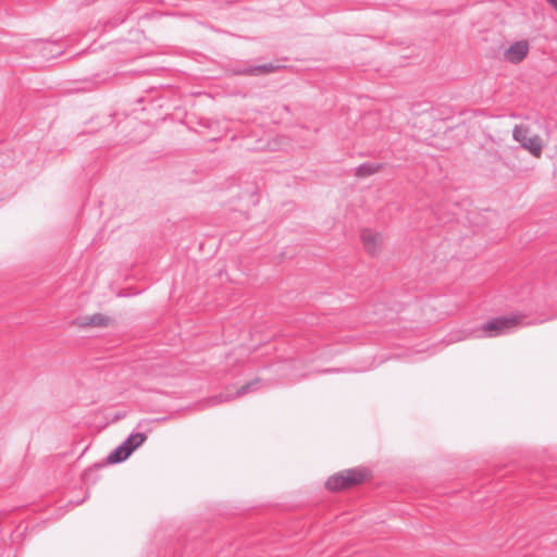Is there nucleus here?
I'll list each match as a JSON object with an SVG mask.
<instances>
[{
  "mask_svg": "<svg viewBox=\"0 0 557 557\" xmlns=\"http://www.w3.org/2000/svg\"><path fill=\"white\" fill-rule=\"evenodd\" d=\"M361 239L368 253L371 256L377 253L382 242V236L380 234L374 233L371 230H363L361 233Z\"/></svg>",
  "mask_w": 557,
  "mask_h": 557,
  "instance_id": "obj_8",
  "label": "nucleus"
},
{
  "mask_svg": "<svg viewBox=\"0 0 557 557\" xmlns=\"http://www.w3.org/2000/svg\"><path fill=\"white\" fill-rule=\"evenodd\" d=\"M367 471L360 468L347 469L331 475L325 481V488L329 491H342L360 484L364 481Z\"/></svg>",
  "mask_w": 557,
  "mask_h": 557,
  "instance_id": "obj_2",
  "label": "nucleus"
},
{
  "mask_svg": "<svg viewBox=\"0 0 557 557\" xmlns=\"http://www.w3.org/2000/svg\"><path fill=\"white\" fill-rule=\"evenodd\" d=\"M264 385H267V382L262 381L261 379H255V380L244 384L243 386H240L235 392V394H220V395H216V396L212 397L209 401L212 405H215V404H219V403H223V401H230V400H232V399H234L236 397H240V396H244L246 394H249V393H252V392H257L261 387H263Z\"/></svg>",
  "mask_w": 557,
  "mask_h": 557,
  "instance_id": "obj_4",
  "label": "nucleus"
},
{
  "mask_svg": "<svg viewBox=\"0 0 557 557\" xmlns=\"http://www.w3.org/2000/svg\"><path fill=\"white\" fill-rule=\"evenodd\" d=\"M87 497H88V495H86V496H85L83 499H81V500H75V502L70 500V504H72V505H74V506L81 505L82 503H84V502H85V499H86Z\"/></svg>",
  "mask_w": 557,
  "mask_h": 557,
  "instance_id": "obj_14",
  "label": "nucleus"
},
{
  "mask_svg": "<svg viewBox=\"0 0 557 557\" xmlns=\"http://www.w3.org/2000/svg\"><path fill=\"white\" fill-rule=\"evenodd\" d=\"M382 168L381 163H372V162H366L358 165L355 170V174L358 177H367L370 176L376 172H379Z\"/></svg>",
  "mask_w": 557,
  "mask_h": 557,
  "instance_id": "obj_11",
  "label": "nucleus"
},
{
  "mask_svg": "<svg viewBox=\"0 0 557 557\" xmlns=\"http://www.w3.org/2000/svg\"><path fill=\"white\" fill-rule=\"evenodd\" d=\"M557 11V0H546Z\"/></svg>",
  "mask_w": 557,
  "mask_h": 557,
  "instance_id": "obj_15",
  "label": "nucleus"
},
{
  "mask_svg": "<svg viewBox=\"0 0 557 557\" xmlns=\"http://www.w3.org/2000/svg\"><path fill=\"white\" fill-rule=\"evenodd\" d=\"M335 372H341V370L337 368H329V369H324L321 371V373H335Z\"/></svg>",
  "mask_w": 557,
  "mask_h": 557,
  "instance_id": "obj_13",
  "label": "nucleus"
},
{
  "mask_svg": "<svg viewBox=\"0 0 557 557\" xmlns=\"http://www.w3.org/2000/svg\"><path fill=\"white\" fill-rule=\"evenodd\" d=\"M39 45L41 46V55L46 59L55 58L60 54H62V48L60 45L53 41H40Z\"/></svg>",
  "mask_w": 557,
  "mask_h": 557,
  "instance_id": "obj_10",
  "label": "nucleus"
},
{
  "mask_svg": "<svg viewBox=\"0 0 557 557\" xmlns=\"http://www.w3.org/2000/svg\"><path fill=\"white\" fill-rule=\"evenodd\" d=\"M517 324L516 318H496L483 324L480 329L473 330L470 333L466 331L458 332L453 335L451 341H462L472 337H494L502 334L509 333Z\"/></svg>",
  "mask_w": 557,
  "mask_h": 557,
  "instance_id": "obj_1",
  "label": "nucleus"
},
{
  "mask_svg": "<svg viewBox=\"0 0 557 557\" xmlns=\"http://www.w3.org/2000/svg\"><path fill=\"white\" fill-rule=\"evenodd\" d=\"M280 69V65L272 62L259 64V65H244L238 66L234 70L237 75L246 76H262L275 72Z\"/></svg>",
  "mask_w": 557,
  "mask_h": 557,
  "instance_id": "obj_6",
  "label": "nucleus"
},
{
  "mask_svg": "<svg viewBox=\"0 0 557 557\" xmlns=\"http://www.w3.org/2000/svg\"><path fill=\"white\" fill-rule=\"evenodd\" d=\"M109 322V318L104 317L100 313L94 314L90 317L88 324L95 325V326H106Z\"/></svg>",
  "mask_w": 557,
  "mask_h": 557,
  "instance_id": "obj_12",
  "label": "nucleus"
},
{
  "mask_svg": "<svg viewBox=\"0 0 557 557\" xmlns=\"http://www.w3.org/2000/svg\"><path fill=\"white\" fill-rule=\"evenodd\" d=\"M529 52V44L525 40L515 41L504 52L505 59L512 63L518 64L525 59Z\"/></svg>",
  "mask_w": 557,
  "mask_h": 557,
  "instance_id": "obj_7",
  "label": "nucleus"
},
{
  "mask_svg": "<svg viewBox=\"0 0 557 557\" xmlns=\"http://www.w3.org/2000/svg\"><path fill=\"white\" fill-rule=\"evenodd\" d=\"M146 438L147 435L145 433H131L122 444L132 455L139 446L145 443Z\"/></svg>",
  "mask_w": 557,
  "mask_h": 557,
  "instance_id": "obj_9",
  "label": "nucleus"
},
{
  "mask_svg": "<svg viewBox=\"0 0 557 557\" xmlns=\"http://www.w3.org/2000/svg\"><path fill=\"white\" fill-rule=\"evenodd\" d=\"M528 129L516 125L512 131V137L520 143L521 147L529 150L534 157H540L542 152V141L536 135L528 136Z\"/></svg>",
  "mask_w": 557,
  "mask_h": 557,
  "instance_id": "obj_3",
  "label": "nucleus"
},
{
  "mask_svg": "<svg viewBox=\"0 0 557 557\" xmlns=\"http://www.w3.org/2000/svg\"><path fill=\"white\" fill-rule=\"evenodd\" d=\"M131 456V453L126 449V447L121 443L117 447H115L107 457L104 463H95L92 468H89L85 471L84 478L87 481L89 474L94 470H98L99 468H102L104 465H117L123 461H125Z\"/></svg>",
  "mask_w": 557,
  "mask_h": 557,
  "instance_id": "obj_5",
  "label": "nucleus"
}]
</instances>
